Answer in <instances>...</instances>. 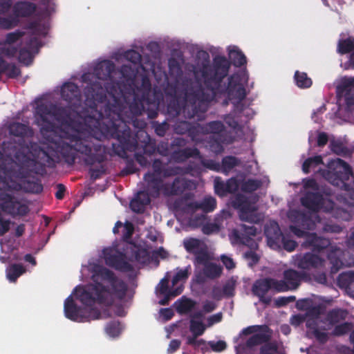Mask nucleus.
<instances>
[{
    "mask_svg": "<svg viewBox=\"0 0 354 354\" xmlns=\"http://www.w3.org/2000/svg\"><path fill=\"white\" fill-rule=\"evenodd\" d=\"M139 148L140 151L143 153L149 156L153 154L156 149L155 143L151 142L150 138L147 133L146 140L145 139L140 143L139 142Z\"/></svg>",
    "mask_w": 354,
    "mask_h": 354,
    "instance_id": "obj_43",
    "label": "nucleus"
},
{
    "mask_svg": "<svg viewBox=\"0 0 354 354\" xmlns=\"http://www.w3.org/2000/svg\"><path fill=\"white\" fill-rule=\"evenodd\" d=\"M25 189L28 192L39 194L43 191V185L39 182L27 181Z\"/></svg>",
    "mask_w": 354,
    "mask_h": 354,
    "instance_id": "obj_60",
    "label": "nucleus"
},
{
    "mask_svg": "<svg viewBox=\"0 0 354 354\" xmlns=\"http://www.w3.org/2000/svg\"><path fill=\"white\" fill-rule=\"evenodd\" d=\"M264 234L267 239L268 245L274 250L281 248L282 234L279 224L276 221H271L264 227Z\"/></svg>",
    "mask_w": 354,
    "mask_h": 354,
    "instance_id": "obj_19",
    "label": "nucleus"
},
{
    "mask_svg": "<svg viewBox=\"0 0 354 354\" xmlns=\"http://www.w3.org/2000/svg\"><path fill=\"white\" fill-rule=\"evenodd\" d=\"M25 271L22 265L14 263L6 269V277L10 281L15 282Z\"/></svg>",
    "mask_w": 354,
    "mask_h": 354,
    "instance_id": "obj_37",
    "label": "nucleus"
},
{
    "mask_svg": "<svg viewBox=\"0 0 354 354\" xmlns=\"http://www.w3.org/2000/svg\"><path fill=\"white\" fill-rule=\"evenodd\" d=\"M142 98L141 100H137L136 93H133V102L129 104V110L131 113L134 116H137L142 114V111L144 109L142 104Z\"/></svg>",
    "mask_w": 354,
    "mask_h": 354,
    "instance_id": "obj_48",
    "label": "nucleus"
},
{
    "mask_svg": "<svg viewBox=\"0 0 354 354\" xmlns=\"http://www.w3.org/2000/svg\"><path fill=\"white\" fill-rule=\"evenodd\" d=\"M293 264L299 269H310V252H307L304 254H296L293 257Z\"/></svg>",
    "mask_w": 354,
    "mask_h": 354,
    "instance_id": "obj_39",
    "label": "nucleus"
},
{
    "mask_svg": "<svg viewBox=\"0 0 354 354\" xmlns=\"http://www.w3.org/2000/svg\"><path fill=\"white\" fill-rule=\"evenodd\" d=\"M206 135L210 134V136H222V133L225 131V127L221 121L214 120L204 124Z\"/></svg>",
    "mask_w": 354,
    "mask_h": 354,
    "instance_id": "obj_31",
    "label": "nucleus"
},
{
    "mask_svg": "<svg viewBox=\"0 0 354 354\" xmlns=\"http://www.w3.org/2000/svg\"><path fill=\"white\" fill-rule=\"evenodd\" d=\"M304 194L300 201L306 212L298 209L290 210L288 213L289 220L292 223L290 230L297 237H305V244L310 245V177L303 179Z\"/></svg>",
    "mask_w": 354,
    "mask_h": 354,
    "instance_id": "obj_7",
    "label": "nucleus"
},
{
    "mask_svg": "<svg viewBox=\"0 0 354 354\" xmlns=\"http://www.w3.org/2000/svg\"><path fill=\"white\" fill-rule=\"evenodd\" d=\"M10 135L20 138H30L33 136L32 129L26 124L20 122H12L8 127Z\"/></svg>",
    "mask_w": 354,
    "mask_h": 354,
    "instance_id": "obj_27",
    "label": "nucleus"
},
{
    "mask_svg": "<svg viewBox=\"0 0 354 354\" xmlns=\"http://www.w3.org/2000/svg\"><path fill=\"white\" fill-rule=\"evenodd\" d=\"M223 140L222 136H209L208 145L209 149L214 153L218 154L223 151Z\"/></svg>",
    "mask_w": 354,
    "mask_h": 354,
    "instance_id": "obj_41",
    "label": "nucleus"
},
{
    "mask_svg": "<svg viewBox=\"0 0 354 354\" xmlns=\"http://www.w3.org/2000/svg\"><path fill=\"white\" fill-rule=\"evenodd\" d=\"M133 256L137 262L145 264L149 261V254L146 249L138 248L133 251Z\"/></svg>",
    "mask_w": 354,
    "mask_h": 354,
    "instance_id": "obj_49",
    "label": "nucleus"
},
{
    "mask_svg": "<svg viewBox=\"0 0 354 354\" xmlns=\"http://www.w3.org/2000/svg\"><path fill=\"white\" fill-rule=\"evenodd\" d=\"M240 164V160L233 156H227L223 158L221 167V173L227 175L235 167Z\"/></svg>",
    "mask_w": 354,
    "mask_h": 354,
    "instance_id": "obj_36",
    "label": "nucleus"
},
{
    "mask_svg": "<svg viewBox=\"0 0 354 354\" xmlns=\"http://www.w3.org/2000/svg\"><path fill=\"white\" fill-rule=\"evenodd\" d=\"M337 90L339 101L345 102V109L351 111L354 106V77H343L338 80Z\"/></svg>",
    "mask_w": 354,
    "mask_h": 354,
    "instance_id": "obj_14",
    "label": "nucleus"
},
{
    "mask_svg": "<svg viewBox=\"0 0 354 354\" xmlns=\"http://www.w3.org/2000/svg\"><path fill=\"white\" fill-rule=\"evenodd\" d=\"M261 186V180L256 179H248L242 183L241 189L243 192L252 193L260 188Z\"/></svg>",
    "mask_w": 354,
    "mask_h": 354,
    "instance_id": "obj_44",
    "label": "nucleus"
},
{
    "mask_svg": "<svg viewBox=\"0 0 354 354\" xmlns=\"http://www.w3.org/2000/svg\"><path fill=\"white\" fill-rule=\"evenodd\" d=\"M294 80L296 85L301 88L310 87V79L306 73H301L297 71L295 73Z\"/></svg>",
    "mask_w": 354,
    "mask_h": 354,
    "instance_id": "obj_45",
    "label": "nucleus"
},
{
    "mask_svg": "<svg viewBox=\"0 0 354 354\" xmlns=\"http://www.w3.org/2000/svg\"><path fill=\"white\" fill-rule=\"evenodd\" d=\"M125 59L134 64H140L142 60L141 55L135 50H129L124 53Z\"/></svg>",
    "mask_w": 354,
    "mask_h": 354,
    "instance_id": "obj_58",
    "label": "nucleus"
},
{
    "mask_svg": "<svg viewBox=\"0 0 354 354\" xmlns=\"http://www.w3.org/2000/svg\"><path fill=\"white\" fill-rule=\"evenodd\" d=\"M115 70V64L109 60H104L98 63L94 68L93 73L98 80L89 83L84 88V95L86 97L85 104L90 109L89 113L84 116V122L86 127L89 128L91 126V122L86 120L89 117H94V111L102 112L103 117L105 118L106 106L109 105L113 109L115 104L114 100H116L122 106V113H124L125 106L121 100L114 95H112L111 100L105 102L106 98V91L108 87L104 88L100 80H104L109 77Z\"/></svg>",
    "mask_w": 354,
    "mask_h": 354,
    "instance_id": "obj_5",
    "label": "nucleus"
},
{
    "mask_svg": "<svg viewBox=\"0 0 354 354\" xmlns=\"http://www.w3.org/2000/svg\"><path fill=\"white\" fill-rule=\"evenodd\" d=\"M201 243L202 241L196 238H188L183 241V246L186 251L193 254L200 250Z\"/></svg>",
    "mask_w": 354,
    "mask_h": 354,
    "instance_id": "obj_40",
    "label": "nucleus"
},
{
    "mask_svg": "<svg viewBox=\"0 0 354 354\" xmlns=\"http://www.w3.org/2000/svg\"><path fill=\"white\" fill-rule=\"evenodd\" d=\"M206 135L204 124L198 123L191 124L189 127L188 137L196 143H201L203 142V136Z\"/></svg>",
    "mask_w": 354,
    "mask_h": 354,
    "instance_id": "obj_29",
    "label": "nucleus"
},
{
    "mask_svg": "<svg viewBox=\"0 0 354 354\" xmlns=\"http://www.w3.org/2000/svg\"><path fill=\"white\" fill-rule=\"evenodd\" d=\"M195 302L188 298L181 299L177 307V311L180 313H187L190 312L194 307Z\"/></svg>",
    "mask_w": 354,
    "mask_h": 354,
    "instance_id": "obj_51",
    "label": "nucleus"
},
{
    "mask_svg": "<svg viewBox=\"0 0 354 354\" xmlns=\"http://www.w3.org/2000/svg\"><path fill=\"white\" fill-rule=\"evenodd\" d=\"M153 126L155 129L156 133L159 136H164L166 134L167 131L169 129V124L164 121L161 123L158 122H154Z\"/></svg>",
    "mask_w": 354,
    "mask_h": 354,
    "instance_id": "obj_64",
    "label": "nucleus"
},
{
    "mask_svg": "<svg viewBox=\"0 0 354 354\" xmlns=\"http://www.w3.org/2000/svg\"><path fill=\"white\" fill-rule=\"evenodd\" d=\"M183 173V169L181 167L176 166V167H164L163 171L161 175L164 178H168L171 176H174L176 175H179Z\"/></svg>",
    "mask_w": 354,
    "mask_h": 354,
    "instance_id": "obj_59",
    "label": "nucleus"
},
{
    "mask_svg": "<svg viewBox=\"0 0 354 354\" xmlns=\"http://www.w3.org/2000/svg\"><path fill=\"white\" fill-rule=\"evenodd\" d=\"M194 263L203 265L205 266L209 263V255L205 249L201 248L196 253L194 254Z\"/></svg>",
    "mask_w": 354,
    "mask_h": 354,
    "instance_id": "obj_47",
    "label": "nucleus"
},
{
    "mask_svg": "<svg viewBox=\"0 0 354 354\" xmlns=\"http://www.w3.org/2000/svg\"><path fill=\"white\" fill-rule=\"evenodd\" d=\"M223 272V268L215 263L209 262L203 269V274L208 279L219 278Z\"/></svg>",
    "mask_w": 354,
    "mask_h": 354,
    "instance_id": "obj_34",
    "label": "nucleus"
},
{
    "mask_svg": "<svg viewBox=\"0 0 354 354\" xmlns=\"http://www.w3.org/2000/svg\"><path fill=\"white\" fill-rule=\"evenodd\" d=\"M189 158H202L200 151L196 147H185L182 149L174 150L171 153V158L175 162L182 163Z\"/></svg>",
    "mask_w": 354,
    "mask_h": 354,
    "instance_id": "obj_25",
    "label": "nucleus"
},
{
    "mask_svg": "<svg viewBox=\"0 0 354 354\" xmlns=\"http://www.w3.org/2000/svg\"><path fill=\"white\" fill-rule=\"evenodd\" d=\"M18 59L19 62L29 65L32 62L33 55L29 49L22 48L19 52Z\"/></svg>",
    "mask_w": 354,
    "mask_h": 354,
    "instance_id": "obj_52",
    "label": "nucleus"
},
{
    "mask_svg": "<svg viewBox=\"0 0 354 354\" xmlns=\"http://www.w3.org/2000/svg\"><path fill=\"white\" fill-rule=\"evenodd\" d=\"M201 160L202 165L205 168L217 172H221V164L218 162L211 159L205 160L203 158Z\"/></svg>",
    "mask_w": 354,
    "mask_h": 354,
    "instance_id": "obj_62",
    "label": "nucleus"
},
{
    "mask_svg": "<svg viewBox=\"0 0 354 354\" xmlns=\"http://www.w3.org/2000/svg\"><path fill=\"white\" fill-rule=\"evenodd\" d=\"M182 87L183 96H176L169 102L168 114L172 117L182 114L185 118L201 120L208 109L207 101L203 100L207 94L206 87L192 79L184 80Z\"/></svg>",
    "mask_w": 354,
    "mask_h": 354,
    "instance_id": "obj_6",
    "label": "nucleus"
},
{
    "mask_svg": "<svg viewBox=\"0 0 354 354\" xmlns=\"http://www.w3.org/2000/svg\"><path fill=\"white\" fill-rule=\"evenodd\" d=\"M105 330L109 336L117 337L122 330L121 324L119 321H111L106 324Z\"/></svg>",
    "mask_w": 354,
    "mask_h": 354,
    "instance_id": "obj_46",
    "label": "nucleus"
},
{
    "mask_svg": "<svg viewBox=\"0 0 354 354\" xmlns=\"http://www.w3.org/2000/svg\"><path fill=\"white\" fill-rule=\"evenodd\" d=\"M62 98L70 104H75L80 101L81 93L79 87L73 82L64 84L61 88Z\"/></svg>",
    "mask_w": 354,
    "mask_h": 354,
    "instance_id": "obj_24",
    "label": "nucleus"
},
{
    "mask_svg": "<svg viewBox=\"0 0 354 354\" xmlns=\"http://www.w3.org/2000/svg\"><path fill=\"white\" fill-rule=\"evenodd\" d=\"M229 58L231 63L236 67H241L244 66L246 62V57L243 53L236 46H234L229 51Z\"/></svg>",
    "mask_w": 354,
    "mask_h": 354,
    "instance_id": "obj_32",
    "label": "nucleus"
},
{
    "mask_svg": "<svg viewBox=\"0 0 354 354\" xmlns=\"http://www.w3.org/2000/svg\"><path fill=\"white\" fill-rule=\"evenodd\" d=\"M189 329L192 335L201 336L204 333L205 326L201 321L191 319Z\"/></svg>",
    "mask_w": 354,
    "mask_h": 354,
    "instance_id": "obj_50",
    "label": "nucleus"
},
{
    "mask_svg": "<svg viewBox=\"0 0 354 354\" xmlns=\"http://www.w3.org/2000/svg\"><path fill=\"white\" fill-rule=\"evenodd\" d=\"M235 286V281L232 279L227 281L223 286V294H224V297H230L234 296Z\"/></svg>",
    "mask_w": 354,
    "mask_h": 354,
    "instance_id": "obj_63",
    "label": "nucleus"
},
{
    "mask_svg": "<svg viewBox=\"0 0 354 354\" xmlns=\"http://www.w3.org/2000/svg\"><path fill=\"white\" fill-rule=\"evenodd\" d=\"M51 145L41 147L37 144L31 145L30 158L26 154L17 153L15 158L22 165L23 171L19 176L27 178L30 173L44 176L46 167L55 168L62 160L69 165L75 163L77 153L86 155L85 162L88 165L95 162L102 163L106 160V149L102 145L100 138L89 135L85 138L73 136L69 142L61 137L52 138Z\"/></svg>",
    "mask_w": 354,
    "mask_h": 354,
    "instance_id": "obj_1",
    "label": "nucleus"
},
{
    "mask_svg": "<svg viewBox=\"0 0 354 354\" xmlns=\"http://www.w3.org/2000/svg\"><path fill=\"white\" fill-rule=\"evenodd\" d=\"M322 158L316 156L311 158V169L315 172H319L331 184L339 187L346 191L350 190L349 185L346 183L351 176V171L349 166L339 158L332 160L328 165V171L323 170Z\"/></svg>",
    "mask_w": 354,
    "mask_h": 354,
    "instance_id": "obj_8",
    "label": "nucleus"
},
{
    "mask_svg": "<svg viewBox=\"0 0 354 354\" xmlns=\"http://www.w3.org/2000/svg\"><path fill=\"white\" fill-rule=\"evenodd\" d=\"M83 305L84 307L78 306L72 296H68L64 301V308L66 317L77 322H90L100 318L101 313L97 308H93V305Z\"/></svg>",
    "mask_w": 354,
    "mask_h": 354,
    "instance_id": "obj_9",
    "label": "nucleus"
},
{
    "mask_svg": "<svg viewBox=\"0 0 354 354\" xmlns=\"http://www.w3.org/2000/svg\"><path fill=\"white\" fill-rule=\"evenodd\" d=\"M103 255L106 265L122 272H129L133 270V266L127 261V256L122 252L111 248L103 250Z\"/></svg>",
    "mask_w": 354,
    "mask_h": 354,
    "instance_id": "obj_11",
    "label": "nucleus"
},
{
    "mask_svg": "<svg viewBox=\"0 0 354 354\" xmlns=\"http://www.w3.org/2000/svg\"><path fill=\"white\" fill-rule=\"evenodd\" d=\"M144 180L147 183L145 189L149 192L152 198H158L160 194V191L164 194V186L162 179L159 176L151 172H147L144 176Z\"/></svg>",
    "mask_w": 354,
    "mask_h": 354,
    "instance_id": "obj_20",
    "label": "nucleus"
},
{
    "mask_svg": "<svg viewBox=\"0 0 354 354\" xmlns=\"http://www.w3.org/2000/svg\"><path fill=\"white\" fill-rule=\"evenodd\" d=\"M281 284L278 283V280L271 277H266L257 279L254 281L252 287V292L254 295L259 297V301L266 305L271 302V297H267L266 294L269 290H272L277 292H281Z\"/></svg>",
    "mask_w": 354,
    "mask_h": 354,
    "instance_id": "obj_10",
    "label": "nucleus"
},
{
    "mask_svg": "<svg viewBox=\"0 0 354 354\" xmlns=\"http://www.w3.org/2000/svg\"><path fill=\"white\" fill-rule=\"evenodd\" d=\"M337 284L341 288L350 293L354 288V272L350 271L339 274Z\"/></svg>",
    "mask_w": 354,
    "mask_h": 354,
    "instance_id": "obj_30",
    "label": "nucleus"
},
{
    "mask_svg": "<svg viewBox=\"0 0 354 354\" xmlns=\"http://www.w3.org/2000/svg\"><path fill=\"white\" fill-rule=\"evenodd\" d=\"M37 10V5L28 1H18L13 4L12 15L17 19L31 17Z\"/></svg>",
    "mask_w": 354,
    "mask_h": 354,
    "instance_id": "obj_22",
    "label": "nucleus"
},
{
    "mask_svg": "<svg viewBox=\"0 0 354 354\" xmlns=\"http://www.w3.org/2000/svg\"><path fill=\"white\" fill-rule=\"evenodd\" d=\"M19 24V19L15 16L0 17V29L10 30L17 27Z\"/></svg>",
    "mask_w": 354,
    "mask_h": 354,
    "instance_id": "obj_42",
    "label": "nucleus"
},
{
    "mask_svg": "<svg viewBox=\"0 0 354 354\" xmlns=\"http://www.w3.org/2000/svg\"><path fill=\"white\" fill-rule=\"evenodd\" d=\"M170 275L169 272H167L165 276L160 280L159 286V292L160 294H167L169 292V295H171L172 297H177L180 295L184 289L183 285L178 286L176 288H170L169 286Z\"/></svg>",
    "mask_w": 354,
    "mask_h": 354,
    "instance_id": "obj_28",
    "label": "nucleus"
},
{
    "mask_svg": "<svg viewBox=\"0 0 354 354\" xmlns=\"http://www.w3.org/2000/svg\"><path fill=\"white\" fill-rule=\"evenodd\" d=\"M354 48V39L348 38L345 40H342L338 44V52L339 53H346Z\"/></svg>",
    "mask_w": 354,
    "mask_h": 354,
    "instance_id": "obj_56",
    "label": "nucleus"
},
{
    "mask_svg": "<svg viewBox=\"0 0 354 354\" xmlns=\"http://www.w3.org/2000/svg\"><path fill=\"white\" fill-rule=\"evenodd\" d=\"M198 337V336H196V335L187 337V344L192 346L194 347V348L196 350L198 349L199 348H201V349H203V346H205L206 342L203 339H197Z\"/></svg>",
    "mask_w": 354,
    "mask_h": 354,
    "instance_id": "obj_61",
    "label": "nucleus"
},
{
    "mask_svg": "<svg viewBox=\"0 0 354 354\" xmlns=\"http://www.w3.org/2000/svg\"><path fill=\"white\" fill-rule=\"evenodd\" d=\"M176 270V273L171 279V284L173 287L177 285L180 281L185 282L187 281L191 274L192 267L190 265H188L184 269L177 268Z\"/></svg>",
    "mask_w": 354,
    "mask_h": 354,
    "instance_id": "obj_38",
    "label": "nucleus"
},
{
    "mask_svg": "<svg viewBox=\"0 0 354 354\" xmlns=\"http://www.w3.org/2000/svg\"><path fill=\"white\" fill-rule=\"evenodd\" d=\"M0 207L3 212L12 216H25L29 212L28 205L21 203L16 197L10 194L1 195Z\"/></svg>",
    "mask_w": 354,
    "mask_h": 354,
    "instance_id": "obj_13",
    "label": "nucleus"
},
{
    "mask_svg": "<svg viewBox=\"0 0 354 354\" xmlns=\"http://www.w3.org/2000/svg\"><path fill=\"white\" fill-rule=\"evenodd\" d=\"M191 124L192 123L185 120L177 121L174 125V131L177 134L187 135Z\"/></svg>",
    "mask_w": 354,
    "mask_h": 354,
    "instance_id": "obj_53",
    "label": "nucleus"
},
{
    "mask_svg": "<svg viewBox=\"0 0 354 354\" xmlns=\"http://www.w3.org/2000/svg\"><path fill=\"white\" fill-rule=\"evenodd\" d=\"M234 206L239 209V218L241 221L250 223L254 221L256 208L251 204L248 198L242 194H238L234 201Z\"/></svg>",
    "mask_w": 354,
    "mask_h": 354,
    "instance_id": "obj_17",
    "label": "nucleus"
},
{
    "mask_svg": "<svg viewBox=\"0 0 354 354\" xmlns=\"http://www.w3.org/2000/svg\"><path fill=\"white\" fill-rule=\"evenodd\" d=\"M304 322L306 323V327L307 328L306 336L310 337V315H306V314L304 313H298L292 315L290 319V324L295 327L299 326Z\"/></svg>",
    "mask_w": 354,
    "mask_h": 354,
    "instance_id": "obj_35",
    "label": "nucleus"
},
{
    "mask_svg": "<svg viewBox=\"0 0 354 354\" xmlns=\"http://www.w3.org/2000/svg\"><path fill=\"white\" fill-rule=\"evenodd\" d=\"M215 193L220 197H224L227 195L226 190L225 182L221 180V178H216L214 180Z\"/></svg>",
    "mask_w": 354,
    "mask_h": 354,
    "instance_id": "obj_57",
    "label": "nucleus"
},
{
    "mask_svg": "<svg viewBox=\"0 0 354 354\" xmlns=\"http://www.w3.org/2000/svg\"><path fill=\"white\" fill-rule=\"evenodd\" d=\"M115 104L113 109L110 106H106L105 120L102 112L94 111V117L87 118L88 122H91L93 127L89 128L92 131H100L101 136H109L115 138L118 143L113 144L114 152L121 158L127 156V151L135 152L136 160L142 167L148 165V160L139 148V142L137 140L138 135H133L128 123L132 120L131 118H125L122 113V106L114 100Z\"/></svg>",
    "mask_w": 354,
    "mask_h": 354,
    "instance_id": "obj_2",
    "label": "nucleus"
},
{
    "mask_svg": "<svg viewBox=\"0 0 354 354\" xmlns=\"http://www.w3.org/2000/svg\"><path fill=\"white\" fill-rule=\"evenodd\" d=\"M283 275V279L278 280V283L282 286L281 292L295 290L299 286L302 280L306 281L310 280V276L306 272H298L293 269L285 270Z\"/></svg>",
    "mask_w": 354,
    "mask_h": 354,
    "instance_id": "obj_15",
    "label": "nucleus"
},
{
    "mask_svg": "<svg viewBox=\"0 0 354 354\" xmlns=\"http://www.w3.org/2000/svg\"><path fill=\"white\" fill-rule=\"evenodd\" d=\"M311 212L323 210L329 212L333 209V203L328 198V196H323L319 194H311ZM313 218H318V217L311 212V221Z\"/></svg>",
    "mask_w": 354,
    "mask_h": 354,
    "instance_id": "obj_23",
    "label": "nucleus"
},
{
    "mask_svg": "<svg viewBox=\"0 0 354 354\" xmlns=\"http://www.w3.org/2000/svg\"><path fill=\"white\" fill-rule=\"evenodd\" d=\"M217 203L215 198L212 196L205 197L201 202H190L187 205V208L194 212L201 209L205 213L213 212L216 208Z\"/></svg>",
    "mask_w": 354,
    "mask_h": 354,
    "instance_id": "obj_26",
    "label": "nucleus"
},
{
    "mask_svg": "<svg viewBox=\"0 0 354 354\" xmlns=\"http://www.w3.org/2000/svg\"><path fill=\"white\" fill-rule=\"evenodd\" d=\"M53 106L39 105L37 108V124L40 127V132L44 136L56 132L57 127L53 121Z\"/></svg>",
    "mask_w": 354,
    "mask_h": 354,
    "instance_id": "obj_12",
    "label": "nucleus"
},
{
    "mask_svg": "<svg viewBox=\"0 0 354 354\" xmlns=\"http://www.w3.org/2000/svg\"><path fill=\"white\" fill-rule=\"evenodd\" d=\"M270 336L266 333H257L252 335L247 341L249 346H256L266 343L260 348L259 354H276L278 351V346L275 342H268Z\"/></svg>",
    "mask_w": 354,
    "mask_h": 354,
    "instance_id": "obj_18",
    "label": "nucleus"
},
{
    "mask_svg": "<svg viewBox=\"0 0 354 354\" xmlns=\"http://www.w3.org/2000/svg\"><path fill=\"white\" fill-rule=\"evenodd\" d=\"M61 123L67 122L71 120V109L67 106H53V120Z\"/></svg>",
    "mask_w": 354,
    "mask_h": 354,
    "instance_id": "obj_33",
    "label": "nucleus"
},
{
    "mask_svg": "<svg viewBox=\"0 0 354 354\" xmlns=\"http://www.w3.org/2000/svg\"><path fill=\"white\" fill-rule=\"evenodd\" d=\"M257 233V229L254 225L242 224L239 229L233 230L232 235L237 243L246 245L250 249H257L258 243L252 238Z\"/></svg>",
    "mask_w": 354,
    "mask_h": 354,
    "instance_id": "obj_16",
    "label": "nucleus"
},
{
    "mask_svg": "<svg viewBox=\"0 0 354 354\" xmlns=\"http://www.w3.org/2000/svg\"><path fill=\"white\" fill-rule=\"evenodd\" d=\"M230 68V62L224 56H216L212 65L204 64L201 70L203 84L206 87L207 94L203 96V100L207 101V104L215 100L217 96L225 95L224 105H227L230 101L234 106V110L241 113L245 106L242 100L246 96V91L241 83V77L237 74H232L227 78V83L223 80L227 76Z\"/></svg>",
    "mask_w": 354,
    "mask_h": 354,
    "instance_id": "obj_3",
    "label": "nucleus"
},
{
    "mask_svg": "<svg viewBox=\"0 0 354 354\" xmlns=\"http://www.w3.org/2000/svg\"><path fill=\"white\" fill-rule=\"evenodd\" d=\"M348 313L343 310H333L328 315V319L330 324H337L341 320L345 319Z\"/></svg>",
    "mask_w": 354,
    "mask_h": 354,
    "instance_id": "obj_54",
    "label": "nucleus"
},
{
    "mask_svg": "<svg viewBox=\"0 0 354 354\" xmlns=\"http://www.w3.org/2000/svg\"><path fill=\"white\" fill-rule=\"evenodd\" d=\"M353 328V325L351 323L345 322L335 326L333 333L335 335L340 336L350 333Z\"/></svg>",
    "mask_w": 354,
    "mask_h": 354,
    "instance_id": "obj_55",
    "label": "nucleus"
},
{
    "mask_svg": "<svg viewBox=\"0 0 354 354\" xmlns=\"http://www.w3.org/2000/svg\"><path fill=\"white\" fill-rule=\"evenodd\" d=\"M190 187V180L185 178L176 177L172 183H166L164 186V195L166 196H179Z\"/></svg>",
    "mask_w": 354,
    "mask_h": 354,
    "instance_id": "obj_21",
    "label": "nucleus"
},
{
    "mask_svg": "<svg viewBox=\"0 0 354 354\" xmlns=\"http://www.w3.org/2000/svg\"><path fill=\"white\" fill-rule=\"evenodd\" d=\"M100 275L109 283L111 288L99 282L77 286L73 293L82 304L91 306L98 304L111 306L115 298L122 299L125 297L128 286L122 279L116 277L112 270L105 268L101 270Z\"/></svg>",
    "mask_w": 354,
    "mask_h": 354,
    "instance_id": "obj_4",
    "label": "nucleus"
}]
</instances>
